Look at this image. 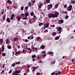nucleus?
I'll return each instance as SVG.
<instances>
[{
  "mask_svg": "<svg viewBox=\"0 0 75 75\" xmlns=\"http://www.w3.org/2000/svg\"><path fill=\"white\" fill-rule=\"evenodd\" d=\"M25 42H28V40L27 39H26L25 40Z\"/></svg>",
  "mask_w": 75,
  "mask_h": 75,
  "instance_id": "8fccbe9b",
  "label": "nucleus"
},
{
  "mask_svg": "<svg viewBox=\"0 0 75 75\" xmlns=\"http://www.w3.org/2000/svg\"><path fill=\"white\" fill-rule=\"evenodd\" d=\"M65 13H67V11L64 12H63V14H65Z\"/></svg>",
  "mask_w": 75,
  "mask_h": 75,
  "instance_id": "052dcab7",
  "label": "nucleus"
},
{
  "mask_svg": "<svg viewBox=\"0 0 75 75\" xmlns=\"http://www.w3.org/2000/svg\"><path fill=\"white\" fill-rule=\"evenodd\" d=\"M28 50H30V51H31V49L30 48H28Z\"/></svg>",
  "mask_w": 75,
  "mask_h": 75,
  "instance_id": "13d9d810",
  "label": "nucleus"
},
{
  "mask_svg": "<svg viewBox=\"0 0 75 75\" xmlns=\"http://www.w3.org/2000/svg\"><path fill=\"white\" fill-rule=\"evenodd\" d=\"M10 19L11 20H13V17L11 16V17L10 18Z\"/></svg>",
  "mask_w": 75,
  "mask_h": 75,
  "instance_id": "09e8293b",
  "label": "nucleus"
},
{
  "mask_svg": "<svg viewBox=\"0 0 75 75\" xmlns=\"http://www.w3.org/2000/svg\"><path fill=\"white\" fill-rule=\"evenodd\" d=\"M35 57H36V56L35 55H34L32 57V58H34Z\"/></svg>",
  "mask_w": 75,
  "mask_h": 75,
  "instance_id": "c85d7f7f",
  "label": "nucleus"
},
{
  "mask_svg": "<svg viewBox=\"0 0 75 75\" xmlns=\"http://www.w3.org/2000/svg\"><path fill=\"white\" fill-rule=\"evenodd\" d=\"M68 8V11H71V9L72 8V6L70 5L69 6V7L67 8Z\"/></svg>",
  "mask_w": 75,
  "mask_h": 75,
  "instance_id": "39448f33",
  "label": "nucleus"
},
{
  "mask_svg": "<svg viewBox=\"0 0 75 75\" xmlns=\"http://www.w3.org/2000/svg\"><path fill=\"white\" fill-rule=\"evenodd\" d=\"M39 8H41V7L40 5H38V6Z\"/></svg>",
  "mask_w": 75,
  "mask_h": 75,
  "instance_id": "603ef678",
  "label": "nucleus"
},
{
  "mask_svg": "<svg viewBox=\"0 0 75 75\" xmlns=\"http://www.w3.org/2000/svg\"><path fill=\"white\" fill-rule=\"evenodd\" d=\"M12 72V70H10L9 72V74H11Z\"/></svg>",
  "mask_w": 75,
  "mask_h": 75,
  "instance_id": "37998d69",
  "label": "nucleus"
},
{
  "mask_svg": "<svg viewBox=\"0 0 75 75\" xmlns=\"http://www.w3.org/2000/svg\"><path fill=\"white\" fill-rule=\"evenodd\" d=\"M58 7V4H56L54 5V8H57Z\"/></svg>",
  "mask_w": 75,
  "mask_h": 75,
  "instance_id": "f8f14e48",
  "label": "nucleus"
},
{
  "mask_svg": "<svg viewBox=\"0 0 75 75\" xmlns=\"http://www.w3.org/2000/svg\"><path fill=\"white\" fill-rule=\"evenodd\" d=\"M58 74H61V72H60V71H59L58 72Z\"/></svg>",
  "mask_w": 75,
  "mask_h": 75,
  "instance_id": "680f3d73",
  "label": "nucleus"
},
{
  "mask_svg": "<svg viewBox=\"0 0 75 75\" xmlns=\"http://www.w3.org/2000/svg\"><path fill=\"white\" fill-rule=\"evenodd\" d=\"M21 10H23L24 9V7H23V6H22L21 7Z\"/></svg>",
  "mask_w": 75,
  "mask_h": 75,
  "instance_id": "c9c22d12",
  "label": "nucleus"
},
{
  "mask_svg": "<svg viewBox=\"0 0 75 75\" xmlns=\"http://www.w3.org/2000/svg\"><path fill=\"white\" fill-rule=\"evenodd\" d=\"M40 48H42V49H43V50H44V48H45V46L44 45H42L40 47Z\"/></svg>",
  "mask_w": 75,
  "mask_h": 75,
  "instance_id": "9b49d317",
  "label": "nucleus"
},
{
  "mask_svg": "<svg viewBox=\"0 0 75 75\" xmlns=\"http://www.w3.org/2000/svg\"><path fill=\"white\" fill-rule=\"evenodd\" d=\"M16 66V64L15 63H13L12 64V67H14V66Z\"/></svg>",
  "mask_w": 75,
  "mask_h": 75,
  "instance_id": "72a5a7b5",
  "label": "nucleus"
},
{
  "mask_svg": "<svg viewBox=\"0 0 75 75\" xmlns=\"http://www.w3.org/2000/svg\"><path fill=\"white\" fill-rule=\"evenodd\" d=\"M5 66H4V64L3 65L2 68H4Z\"/></svg>",
  "mask_w": 75,
  "mask_h": 75,
  "instance_id": "5fc2aeb1",
  "label": "nucleus"
},
{
  "mask_svg": "<svg viewBox=\"0 0 75 75\" xmlns=\"http://www.w3.org/2000/svg\"><path fill=\"white\" fill-rule=\"evenodd\" d=\"M48 16L49 18H51L52 17L53 18H55L56 17L55 16V15L54 14H51V13H49L48 15H47Z\"/></svg>",
  "mask_w": 75,
  "mask_h": 75,
  "instance_id": "f257e3e1",
  "label": "nucleus"
},
{
  "mask_svg": "<svg viewBox=\"0 0 75 75\" xmlns=\"http://www.w3.org/2000/svg\"><path fill=\"white\" fill-rule=\"evenodd\" d=\"M28 6H31V3L30 2H28Z\"/></svg>",
  "mask_w": 75,
  "mask_h": 75,
  "instance_id": "cd10ccee",
  "label": "nucleus"
},
{
  "mask_svg": "<svg viewBox=\"0 0 75 75\" xmlns=\"http://www.w3.org/2000/svg\"><path fill=\"white\" fill-rule=\"evenodd\" d=\"M41 53H42V54H45V51H43L41 52Z\"/></svg>",
  "mask_w": 75,
  "mask_h": 75,
  "instance_id": "ea45409f",
  "label": "nucleus"
},
{
  "mask_svg": "<svg viewBox=\"0 0 75 75\" xmlns=\"http://www.w3.org/2000/svg\"><path fill=\"white\" fill-rule=\"evenodd\" d=\"M67 4H65L64 6V8H66V7H67Z\"/></svg>",
  "mask_w": 75,
  "mask_h": 75,
  "instance_id": "c03bdc74",
  "label": "nucleus"
},
{
  "mask_svg": "<svg viewBox=\"0 0 75 75\" xmlns=\"http://www.w3.org/2000/svg\"><path fill=\"white\" fill-rule=\"evenodd\" d=\"M40 73L38 72L37 73L36 75H40Z\"/></svg>",
  "mask_w": 75,
  "mask_h": 75,
  "instance_id": "49530a36",
  "label": "nucleus"
},
{
  "mask_svg": "<svg viewBox=\"0 0 75 75\" xmlns=\"http://www.w3.org/2000/svg\"><path fill=\"white\" fill-rule=\"evenodd\" d=\"M46 1L47 2V3H50V0H46Z\"/></svg>",
  "mask_w": 75,
  "mask_h": 75,
  "instance_id": "c756f323",
  "label": "nucleus"
},
{
  "mask_svg": "<svg viewBox=\"0 0 75 75\" xmlns=\"http://www.w3.org/2000/svg\"><path fill=\"white\" fill-rule=\"evenodd\" d=\"M24 14H22L21 15V16H22V17H24Z\"/></svg>",
  "mask_w": 75,
  "mask_h": 75,
  "instance_id": "58836bf2",
  "label": "nucleus"
},
{
  "mask_svg": "<svg viewBox=\"0 0 75 75\" xmlns=\"http://www.w3.org/2000/svg\"><path fill=\"white\" fill-rule=\"evenodd\" d=\"M6 53H3L2 54V55L3 56V57H6Z\"/></svg>",
  "mask_w": 75,
  "mask_h": 75,
  "instance_id": "412c9836",
  "label": "nucleus"
},
{
  "mask_svg": "<svg viewBox=\"0 0 75 75\" xmlns=\"http://www.w3.org/2000/svg\"><path fill=\"white\" fill-rule=\"evenodd\" d=\"M11 17H12V18H13V17H15V16H14V14H12L11 16Z\"/></svg>",
  "mask_w": 75,
  "mask_h": 75,
  "instance_id": "e433bc0d",
  "label": "nucleus"
},
{
  "mask_svg": "<svg viewBox=\"0 0 75 75\" xmlns=\"http://www.w3.org/2000/svg\"><path fill=\"white\" fill-rule=\"evenodd\" d=\"M27 16H25V18H23V20H26V19H27Z\"/></svg>",
  "mask_w": 75,
  "mask_h": 75,
  "instance_id": "4c0bfd02",
  "label": "nucleus"
},
{
  "mask_svg": "<svg viewBox=\"0 0 75 75\" xmlns=\"http://www.w3.org/2000/svg\"><path fill=\"white\" fill-rule=\"evenodd\" d=\"M75 3V1H71V4H74Z\"/></svg>",
  "mask_w": 75,
  "mask_h": 75,
  "instance_id": "bb28decb",
  "label": "nucleus"
},
{
  "mask_svg": "<svg viewBox=\"0 0 75 75\" xmlns=\"http://www.w3.org/2000/svg\"><path fill=\"white\" fill-rule=\"evenodd\" d=\"M37 58L38 59H40V57H38H38H37Z\"/></svg>",
  "mask_w": 75,
  "mask_h": 75,
  "instance_id": "e2e57ef3",
  "label": "nucleus"
},
{
  "mask_svg": "<svg viewBox=\"0 0 75 75\" xmlns=\"http://www.w3.org/2000/svg\"><path fill=\"white\" fill-rule=\"evenodd\" d=\"M48 6L50 7V8H51V7H52V5L51 4H50L48 5Z\"/></svg>",
  "mask_w": 75,
  "mask_h": 75,
  "instance_id": "a878e982",
  "label": "nucleus"
},
{
  "mask_svg": "<svg viewBox=\"0 0 75 75\" xmlns=\"http://www.w3.org/2000/svg\"><path fill=\"white\" fill-rule=\"evenodd\" d=\"M63 23H64V20L61 19L59 21V23L60 24H62Z\"/></svg>",
  "mask_w": 75,
  "mask_h": 75,
  "instance_id": "9d476101",
  "label": "nucleus"
},
{
  "mask_svg": "<svg viewBox=\"0 0 75 75\" xmlns=\"http://www.w3.org/2000/svg\"><path fill=\"white\" fill-rule=\"evenodd\" d=\"M74 60H75V59H72L71 60L72 62H74Z\"/></svg>",
  "mask_w": 75,
  "mask_h": 75,
  "instance_id": "0e129e2a",
  "label": "nucleus"
},
{
  "mask_svg": "<svg viewBox=\"0 0 75 75\" xmlns=\"http://www.w3.org/2000/svg\"><path fill=\"white\" fill-rule=\"evenodd\" d=\"M59 36H57L55 37V40H59Z\"/></svg>",
  "mask_w": 75,
  "mask_h": 75,
  "instance_id": "4468645a",
  "label": "nucleus"
},
{
  "mask_svg": "<svg viewBox=\"0 0 75 75\" xmlns=\"http://www.w3.org/2000/svg\"><path fill=\"white\" fill-rule=\"evenodd\" d=\"M21 71H15V72H13V73L12 75H18V74H19V73H20V72Z\"/></svg>",
  "mask_w": 75,
  "mask_h": 75,
  "instance_id": "7ed1b4c3",
  "label": "nucleus"
},
{
  "mask_svg": "<svg viewBox=\"0 0 75 75\" xmlns=\"http://www.w3.org/2000/svg\"><path fill=\"white\" fill-rule=\"evenodd\" d=\"M28 69H29V68L30 67V65H28Z\"/></svg>",
  "mask_w": 75,
  "mask_h": 75,
  "instance_id": "6e6d98bb",
  "label": "nucleus"
},
{
  "mask_svg": "<svg viewBox=\"0 0 75 75\" xmlns=\"http://www.w3.org/2000/svg\"><path fill=\"white\" fill-rule=\"evenodd\" d=\"M68 17H69L68 16H66L65 17V19H68Z\"/></svg>",
  "mask_w": 75,
  "mask_h": 75,
  "instance_id": "79ce46f5",
  "label": "nucleus"
},
{
  "mask_svg": "<svg viewBox=\"0 0 75 75\" xmlns=\"http://www.w3.org/2000/svg\"><path fill=\"white\" fill-rule=\"evenodd\" d=\"M28 8V6H26L25 8V9H26V10H27Z\"/></svg>",
  "mask_w": 75,
  "mask_h": 75,
  "instance_id": "f704fd0d",
  "label": "nucleus"
},
{
  "mask_svg": "<svg viewBox=\"0 0 75 75\" xmlns=\"http://www.w3.org/2000/svg\"><path fill=\"white\" fill-rule=\"evenodd\" d=\"M30 15L31 16H33V15H34V12H32L31 13Z\"/></svg>",
  "mask_w": 75,
  "mask_h": 75,
  "instance_id": "7c9ffc66",
  "label": "nucleus"
},
{
  "mask_svg": "<svg viewBox=\"0 0 75 75\" xmlns=\"http://www.w3.org/2000/svg\"><path fill=\"white\" fill-rule=\"evenodd\" d=\"M2 51L3 52L4 51V46L3 45H2Z\"/></svg>",
  "mask_w": 75,
  "mask_h": 75,
  "instance_id": "5701e85b",
  "label": "nucleus"
},
{
  "mask_svg": "<svg viewBox=\"0 0 75 75\" xmlns=\"http://www.w3.org/2000/svg\"><path fill=\"white\" fill-rule=\"evenodd\" d=\"M55 14H54V16H55V17H56V18H57L58 17V15L59 14V12H57V11H55L54 13Z\"/></svg>",
  "mask_w": 75,
  "mask_h": 75,
  "instance_id": "20e7f679",
  "label": "nucleus"
},
{
  "mask_svg": "<svg viewBox=\"0 0 75 75\" xmlns=\"http://www.w3.org/2000/svg\"><path fill=\"white\" fill-rule=\"evenodd\" d=\"M32 60H33V62H34V61H35V59L34 58H33V59Z\"/></svg>",
  "mask_w": 75,
  "mask_h": 75,
  "instance_id": "69168bd1",
  "label": "nucleus"
},
{
  "mask_svg": "<svg viewBox=\"0 0 75 75\" xmlns=\"http://www.w3.org/2000/svg\"><path fill=\"white\" fill-rule=\"evenodd\" d=\"M2 12H1V14H4V9H3L2 10Z\"/></svg>",
  "mask_w": 75,
  "mask_h": 75,
  "instance_id": "aec40b11",
  "label": "nucleus"
},
{
  "mask_svg": "<svg viewBox=\"0 0 75 75\" xmlns=\"http://www.w3.org/2000/svg\"><path fill=\"white\" fill-rule=\"evenodd\" d=\"M33 69H37V68H35V67H33Z\"/></svg>",
  "mask_w": 75,
  "mask_h": 75,
  "instance_id": "864d4df0",
  "label": "nucleus"
},
{
  "mask_svg": "<svg viewBox=\"0 0 75 75\" xmlns=\"http://www.w3.org/2000/svg\"><path fill=\"white\" fill-rule=\"evenodd\" d=\"M7 48L8 49H11V46L10 45L7 46Z\"/></svg>",
  "mask_w": 75,
  "mask_h": 75,
  "instance_id": "dca6fc26",
  "label": "nucleus"
},
{
  "mask_svg": "<svg viewBox=\"0 0 75 75\" xmlns=\"http://www.w3.org/2000/svg\"><path fill=\"white\" fill-rule=\"evenodd\" d=\"M35 68H37H37H39V67L38 66H37L36 67H35Z\"/></svg>",
  "mask_w": 75,
  "mask_h": 75,
  "instance_id": "bf43d9fd",
  "label": "nucleus"
},
{
  "mask_svg": "<svg viewBox=\"0 0 75 75\" xmlns=\"http://www.w3.org/2000/svg\"><path fill=\"white\" fill-rule=\"evenodd\" d=\"M13 7L14 8H17V5L16 4H14L13 5Z\"/></svg>",
  "mask_w": 75,
  "mask_h": 75,
  "instance_id": "6e6552de",
  "label": "nucleus"
},
{
  "mask_svg": "<svg viewBox=\"0 0 75 75\" xmlns=\"http://www.w3.org/2000/svg\"><path fill=\"white\" fill-rule=\"evenodd\" d=\"M20 54V51L18 52H16L15 54V55L17 56V54Z\"/></svg>",
  "mask_w": 75,
  "mask_h": 75,
  "instance_id": "393cba45",
  "label": "nucleus"
},
{
  "mask_svg": "<svg viewBox=\"0 0 75 75\" xmlns=\"http://www.w3.org/2000/svg\"><path fill=\"white\" fill-rule=\"evenodd\" d=\"M32 50L33 51H34L35 50V47H33Z\"/></svg>",
  "mask_w": 75,
  "mask_h": 75,
  "instance_id": "a18cd8bd",
  "label": "nucleus"
},
{
  "mask_svg": "<svg viewBox=\"0 0 75 75\" xmlns=\"http://www.w3.org/2000/svg\"><path fill=\"white\" fill-rule=\"evenodd\" d=\"M57 33L55 32H54L52 34V35L53 36H55L56 34Z\"/></svg>",
  "mask_w": 75,
  "mask_h": 75,
  "instance_id": "4be33fe9",
  "label": "nucleus"
},
{
  "mask_svg": "<svg viewBox=\"0 0 75 75\" xmlns=\"http://www.w3.org/2000/svg\"><path fill=\"white\" fill-rule=\"evenodd\" d=\"M41 62H42V61H40L39 62V63H41Z\"/></svg>",
  "mask_w": 75,
  "mask_h": 75,
  "instance_id": "774afa93",
  "label": "nucleus"
},
{
  "mask_svg": "<svg viewBox=\"0 0 75 75\" xmlns=\"http://www.w3.org/2000/svg\"><path fill=\"white\" fill-rule=\"evenodd\" d=\"M32 2H33V3H35V0H34Z\"/></svg>",
  "mask_w": 75,
  "mask_h": 75,
  "instance_id": "4d7b16f0",
  "label": "nucleus"
},
{
  "mask_svg": "<svg viewBox=\"0 0 75 75\" xmlns=\"http://www.w3.org/2000/svg\"><path fill=\"white\" fill-rule=\"evenodd\" d=\"M41 39V38L40 37H38L36 39V40L38 41V40H40Z\"/></svg>",
  "mask_w": 75,
  "mask_h": 75,
  "instance_id": "b1692460",
  "label": "nucleus"
},
{
  "mask_svg": "<svg viewBox=\"0 0 75 75\" xmlns=\"http://www.w3.org/2000/svg\"><path fill=\"white\" fill-rule=\"evenodd\" d=\"M6 19V14L3 17V21H5Z\"/></svg>",
  "mask_w": 75,
  "mask_h": 75,
  "instance_id": "ddd939ff",
  "label": "nucleus"
},
{
  "mask_svg": "<svg viewBox=\"0 0 75 75\" xmlns=\"http://www.w3.org/2000/svg\"><path fill=\"white\" fill-rule=\"evenodd\" d=\"M20 64V62H18L16 63V64L17 65H18L19 64Z\"/></svg>",
  "mask_w": 75,
  "mask_h": 75,
  "instance_id": "473e14b6",
  "label": "nucleus"
},
{
  "mask_svg": "<svg viewBox=\"0 0 75 75\" xmlns=\"http://www.w3.org/2000/svg\"><path fill=\"white\" fill-rule=\"evenodd\" d=\"M18 40V38H17V37H16L14 39V41H17Z\"/></svg>",
  "mask_w": 75,
  "mask_h": 75,
  "instance_id": "f3484780",
  "label": "nucleus"
},
{
  "mask_svg": "<svg viewBox=\"0 0 75 75\" xmlns=\"http://www.w3.org/2000/svg\"><path fill=\"white\" fill-rule=\"evenodd\" d=\"M6 20L7 23H9L10 22V19L9 18H6Z\"/></svg>",
  "mask_w": 75,
  "mask_h": 75,
  "instance_id": "0eeeda50",
  "label": "nucleus"
},
{
  "mask_svg": "<svg viewBox=\"0 0 75 75\" xmlns=\"http://www.w3.org/2000/svg\"><path fill=\"white\" fill-rule=\"evenodd\" d=\"M40 24L41 25H43V23H40Z\"/></svg>",
  "mask_w": 75,
  "mask_h": 75,
  "instance_id": "338daca9",
  "label": "nucleus"
},
{
  "mask_svg": "<svg viewBox=\"0 0 75 75\" xmlns=\"http://www.w3.org/2000/svg\"><path fill=\"white\" fill-rule=\"evenodd\" d=\"M57 31H59V34H60V33H61V32H62V31L61 30H62V28H61V27H57L56 28V29H57Z\"/></svg>",
  "mask_w": 75,
  "mask_h": 75,
  "instance_id": "f03ea898",
  "label": "nucleus"
},
{
  "mask_svg": "<svg viewBox=\"0 0 75 75\" xmlns=\"http://www.w3.org/2000/svg\"><path fill=\"white\" fill-rule=\"evenodd\" d=\"M25 15L27 17V16L29 15V13L27 12L25 13Z\"/></svg>",
  "mask_w": 75,
  "mask_h": 75,
  "instance_id": "2eb2a0df",
  "label": "nucleus"
},
{
  "mask_svg": "<svg viewBox=\"0 0 75 75\" xmlns=\"http://www.w3.org/2000/svg\"><path fill=\"white\" fill-rule=\"evenodd\" d=\"M0 42H1V43L2 44H3V39H0Z\"/></svg>",
  "mask_w": 75,
  "mask_h": 75,
  "instance_id": "a211bd4d",
  "label": "nucleus"
},
{
  "mask_svg": "<svg viewBox=\"0 0 75 75\" xmlns=\"http://www.w3.org/2000/svg\"><path fill=\"white\" fill-rule=\"evenodd\" d=\"M50 27H55V25H50Z\"/></svg>",
  "mask_w": 75,
  "mask_h": 75,
  "instance_id": "a19ab883",
  "label": "nucleus"
},
{
  "mask_svg": "<svg viewBox=\"0 0 75 75\" xmlns=\"http://www.w3.org/2000/svg\"><path fill=\"white\" fill-rule=\"evenodd\" d=\"M7 3L8 4H12V2L10 1V0H8L7 1Z\"/></svg>",
  "mask_w": 75,
  "mask_h": 75,
  "instance_id": "1a4fd4ad",
  "label": "nucleus"
},
{
  "mask_svg": "<svg viewBox=\"0 0 75 75\" xmlns=\"http://www.w3.org/2000/svg\"><path fill=\"white\" fill-rule=\"evenodd\" d=\"M6 44H8V40H6Z\"/></svg>",
  "mask_w": 75,
  "mask_h": 75,
  "instance_id": "2f4dec72",
  "label": "nucleus"
},
{
  "mask_svg": "<svg viewBox=\"0 0 75 75\" xmlns=\"http://www.w3.org/2000/svg\"><path fill=\"white\" fill-rule=\"evenodd\" d=\"M50 52H48V54H49V55H51V53H50Z\"/></svg>",
  "mask_w": 75,
  "mask_h": 75,
  "instance_id": "3c124183",
  "label": "nucleus"
},
{
  "mask_svg": "<svg viewBox=\"0 0 75 75\" xmlns=\"http://www.w3.org/2000/svg\"><path fill=\"white\" fill-rule=\"evenodd\" d=\"M49 25V23H47L45 24V26L44 27V28H47L48 27Z\"/></svg>",
  "mask_w": 75,
  "mask_h": 75,
  "instance_id": "423d86ee",
  "label": "nucleus"
},
{
  "mask_svg": "<svg viewBox=\"0 0 75 75\" xmlns=\"http://www.w3.org/2000/svg\"><path fill=\"white\" fill-rule=\"evenodd\" d=\"M16 18L18 21H20V19H21V17L19 16L16 17Z\"/></svg>",
  "mask_w": 75,
  "mask_h": 75,
  "instance_id": "6ab92c4d",
  "label": "nucleus"
},
{
  "mask_svg": "<svg viewBox=\"0 0 75 75\" xmlns=\"http://www.w3.org/2000/svg\"><path fill=\"white\" fill-rule=\"evenodd\" d=\"M55 73H52L51 74V75H55Z\"/></svg>",
  "mask_w": 75,
  "mask_h": 75,
  "instance_id": "de8ad7c7",
  "label": "nucleus"
}]
</instances>
